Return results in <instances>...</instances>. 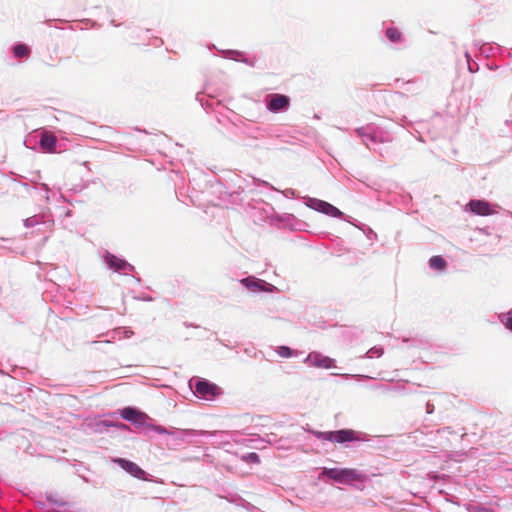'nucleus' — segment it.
I'll return each mask as SVG.
<instances>
[{
  "label": "nucleus",
  "instance_id": "1",
  "mask_svg": "<svg viewBox=\"0 0 512 512\" xmlns=\"http://www.w3.org/2000/svg\"><path fill=\"white\" fill-rule=\"evenodd\" d=\"M322 474L335 482L341 484H351L353 482H362L366 475L352 468H324Z\"/></svg>",
  "mask_w": 512,
  "mask_h": 512
},
{
  "label": "nucleus",
  "instance_id": "2",
  "mask_svg": "<svg viewBox=\"0 0 512 512\" xmlns=\"http://www.w3.org/2000/svg\"><path fill=\"white\" fill-rule=\"evenodd\" d=\"M314 434L318 439L338 444H343L345 442L360 441L362 439L360 437V433L353 429H341L337 431L327 432L318 431L315 432Z\"/></svg>",
  "mask_w": 512,
  "mask_h": 512
},
{
  "label": "nucleus",
  "instance_id": "3",
  "mask_svg": "<svg viewBox=\"0 0 512 512\" xmlns=\"http://www.w3.org/2000/svg\"><path fill=\"white\" fill-rule=\"evenodd\" d=\"M266 103L269 111L277 113L288 109L290 98L283 94H270L266 98Z\"/></svg>",
  "mask_w": 512,
  "mask_h": 512
},
{
  "label": "nucleus",
  "instance_id": "4",
  "mask_svg": "<svg viewBox=\"0 0 512 512\" xmlns=\"http://www.w3.org/2000/svg\"><path fill=\"white\" fill-rule=\"evenodd\" d=\"M467 209L480 216H489L495 213L490 203L484 200H471L467 204Z\"/></svg>",
  "mask_w": 512,
  "mask_h": 512
},
{
  "label": "nucleus",
  "instance_id": "5",
  "mask_svg": "<svg viewBox=\"0 0 512 512\" xmlns=\"http://www.w3.org/2000/svg\"><path fill=\"white\" fill-rule=\"evenodd\" d=\"M115 463H117L122 469H124L132 476L138 479H145V471L141 469L136 463L123 458L116 459Z\"/></svg>",
  "mask_w": 512,
  "mask_h": 512
},
{
  "label": "nucleus",
  "instance_id": "6",
  "mask_svg": "<svg viewBox=\"0 0 512 512\" xmlns=\"http://www.w3.org/2000/svg\"><path fill=\"white\" fill-rule=\"evenodd\" d=\"M313 207L317 211L322 212V213L332 216V217H339L342 215V212L338 208H336L332 204L322 201V200H316L314 202Z\"/></svg>",
  "mask_w": 512,
  "mask_h": 512
},
{
  "label": "nucleus",
  "instance_id": "7",
  "mask_svg": "<svg viewBox=\"0 0 512 512\" xmlns=\"http://www.w3.org/2000/svg\"><path fill=\"white\" fill-rule=\"evenodd\" d=\"M195 391L199 395L209 398L217 394V386L207 381H198L195 385Z\"/></svg>",
  "mask_w": 512,
  "mask_h": 512
},
{
  "label": "nucleus",
  "instance_id": "8",
  "mask_svg": "<svg viewBox=\"0 0 512 512\" xmlns=\"http://www.w3.org/2000/svg\"><path fill=\"white\" fill-rule=\"evenodd\" d=\"M40 145L45 152H55L56 137L49 132H43L40 139Z\"/></svg>",
  "mask_w": 512,
  "mask_h": 512
},
{
  "label": "nucleus",
  "instance_id": "9",
  "mask_svg": "<svg viewBox=\"0 0 512 512\" xmlns=\"http://www.w3.org/2000/svg\"><path fill=\"white\" fill-rule=\"evenodd\" d=\"M106 261L110 268L114 269L115 271H123L130 267V265L125 260L120 259L114 255H108L106 257Z\"/></svg>",
  "mask_w": 512,
  "mask_h": 512
},
{
  "label": "nucleus",
  "instance_id": "10",
  "mask_svg": "<svg viewBox=\"0 0 512 512\" xmlns=\"http://www.w3.org/2000/svg\"><path fill=\"white\" fill-rule=\"evenodd\" d=\"M121 416L125 420L137 422L142 420L144 413L137 411L134 408L126 407L121 411Z\"/></svg>",
  "mask_w": 512,
  "mask_h": 512
},
{
  "label": "nucleus",
  "instance_id": "11",
  "mask_svg": "<svg viewBox=\"0 0 512 512\" xmlns=\"http://www.w3.org/2000/svg\"><path fill=\"white\" fill-rule=\"evenodd\" d=\"M429 265L432 269L441 271L447 267V262L442 256L436 255L430 258Z\"/></svg>",
  "mask_w": 512,
  "mask_h": 512
},
{
  "label": "nucleus",
  "instance_id": "12",
  "mask_svg": "<svg viewBox=\"0 0 512 512\" xmlns=\"http://www.w3.org/2000/svg\"><path fill=\"white\" fill-rule=\"evenodd\" d=\"M314 359H315L316 365L319 367H322V368H331L334 363L333 359H331L327 356L315 355Z\"/></svg>",
  "mask_w": 512,
  "mask_h": 512
},
{
  "label": "nucleus",
  "instance_id": "13",
  "mask_svg": "<svg viewBox=\"0 0 512 512\" xmlns=\"http://www.w3.org/2000/svg\"><path fill=\"white\" fill-rule=\"evenodd\" d=\"M386 37L391 41V42H400L401 39H402V34L401 32L397 29V28H394V27H390L386 30Z\"/></svg>",
  "mask_w": 512,
  "mask_h": 512
},
{
  "label": "nucleus",
  "instance_id": "14",
  "mask_svg": "<svg viewBox=\"0 0 512 512\" xmlns=\"http://www.w3.org/2000/svg\"><path fill=\"white\" fill-rule=\"evenodd\" d=\"M14 55L17 58L28 57L30 49L25 44H17L13 49Z\"/></svg>",
  "mask_w": 512,
  "mask_h": 512
},
{
  "label": "nucleus",
  "instance_id": "15",
  "mask_svg": "<svg viewBox=\"0 0 512 512\" xmlns=\"http://www.w3.org/2000/svg\"><path fill=\"white\" fill-rule=\"evenodd\" d=\"M276 351L278 355L283 358H289L292 356V350L287 346H279Z\"/></svg>",
  "mask_w": 512,
  "mask_h": 512
},
{
  "label": "nucleus",
  "instance_id": "16",
  "mask_svg": "<svg viewBox=\"0 0 512 512\" xmlns=\"http://www.w3.org/2000/svg\"><path fill=\"white\" fill-rule=\"evenodd\" d=\"M503 323L509 330L512 331V311L506 315V318L503 321Z\"/></svg>",
  "mask_w": 512,
  "mask_h": 512
},
{
  "label": "nucleus",
  "instance_id": "17",
  "mask_svg": "<svg viewBox=\"0 0 512 512\" xmlns=\"http://www.w3.org/2000/svg\"><path fill=\"white\" fill-rule=\"evenodd\" d=\"M249 458H250L253 462H259V456H258L256 453H250V454H249Z\"/></svg>",
  "mask_w": 512,
  "mask_h": 512
},
{
  "label": "nucleus",
  "instance_id": "18",
  "mask_svg": "<svg viewBox=\"0 0 512 512\" xmlns=\"http://www.w3.org/2000/svg\"><path fill=\"white\" fill-rule=\"evenodd\" d=\"M243 61L245 63H247L248 65H250V66H254L255 65L254 61H252V60H250V61L249 60H243Z\"/></svg>",
  "mask_w": 512,
  "mask_h": 512
},
{
  "label": "nucleus",
  "instance_id": "19",
  "mask_svg": "<svg viewBox=\"0 0 512 512\" xmlns=\"http://www.w3.org/2000/svg\"><path fill=\"white\" fill-rule=\"evenodd\" d=\"M232 54L235 55V56H239L240 55V53L236 52V51L232 52Z\"/></svg>",
  "mask_w": 512,
  "mask_h": 512
},
{
  "label": "nucleus",
  "instance_id": "20",
  "mask_svg": "<svg viewBox=\"0 0 512 512\" xmlns=\"http://www.w3.org/2000/svg\"><path fill=\"white\" fill-rule=\"evenodd\" d=\"M242 282L247 285L248 279H243Z\"/></svg>",
  "mask_w": 512,
  "mask_h": 512
}]
</instances>
